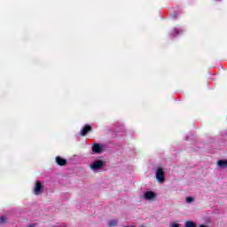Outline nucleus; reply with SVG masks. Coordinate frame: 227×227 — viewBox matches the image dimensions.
I'll return each instance as SVG.
<instances>
[{
  "instance_id": "obj_3",
  "label": "nucleus",
  "mask_w": 227,
  "mask_h": 227,
  "mask_svg": "<svg viewBox=\"0 0 227 227\" xmlns=\"http://www.w3.org/2000/svg\"><path fill=\"white\" fill-rule=\"evenodd\" d=\"M156 180L160 184H164L166 178L164 177V168H158L156 169Z\"/></svg>"
},
{
  "instance_id": "obj_2",
  "label": "nucleus",
  "mask_w": 227,
  "mask_h": 227,
  "mask_svg": "<svg viewBox=\"0 0 227 227\" xmlns=\"http://www.w3.org/2000/svg\"><path fill=\"white\" fill-rule=\"evenodd\" d=\"M157 198V193L155 192L147 191L144 192L143 199L145 200V201H155Z\"/></svg>"
},
{
  "instance_id": "obj_5",
  "label": "nucleus",
  "mask_w": 227,
  "mask_h": 227,
  "mask_svg": "<svg viewBox=\"0 0 227 227\" xmlns=\"http://www.w3.org/2000/svg\"><path fill=\"white\" fill-rule=\"evenodd\" d=\"M42 192H43V186L42 185V183L40 181H37L34 186V194L35 196H40Z\"/></svg>"
},
{
  "instance_id": "obj_10",
  "label": "nucleus",
  "mask_w": 227,
  "mask_h": 227,
  "mask_svg": "<svg viewBox=\"0 0 227 227\" xmlns=\"http://www.w3.org/2000/svg\"><path fill=\"white\" fill-rule=\"evenodd\" d=\"M108 226L110 227L118 226V220H110L108 222Z\"/></svg>"
},
{
  "instance_id": "obj_7",
  "label": "nucleus",
  "mask_w": 227,
  "mask_h": 227,
  "mask_svg": "<svg viewBox=\"0 0 227 227\" xmlns=\"http://www.w3.org/2000/svg\"><path fill=\"white\" fill-rule=\"evenodd\" d=\"M56 162L59 164V166H65V164H67V160L58 156L56 158Z\"/></svg>"
},
{
  "instance_id": "obj_16",
  "label": "nucleus",
  "mask_w": 227,
  "mask_h": 227,
  "mask_svg": "<svg viewBox=\"0 0 227 227\" xmlns=\"http://www.w3.org/2000/svg\"><path fill=\"white\" fill-rule=\"evenodd\" d=\"M215 1H221V0H215Z\"/></svg>"
},
{
  "instance_id": "obj_1",
  "label": "nucleus",
  "mask_w": 227,
  "mask_h": 227,
  "mask_svg": "<svg viewBox=\"0 0 227 227\" xmlns=\"http://www.w3.org/2000/svg\"><path fill=\"white\" fill-rule=\"evenodd\" d=\"M106 166V162L100 160H95L92 162L90 166L91 171H94V173H98L100 169H102Z\"/></svg>"
},
{
  "instance_id": "obj_4",
  "label": "nucleus",
  "mask_w": 227,
  "mask_h": 227,
  "mask_svg": "<svg viewBox=\"0 0 227 227\" xmlns=\"http://www.w3.org/2000/svg\"><path fill=\"white\" fill-rule=\"evenodd\" d=\"M106 148V145L98 143H94L92 145V152L94 153H102L104 152V149Z\"/></svg>"
},
{
  "instance_id": "obj_6",
  "label": "nucleus",
  "mask_w": 227,
  "mask_h": 227,
  "mask_svg": "<svg viewBox=\"0 0 227 227\" xmlns=\"http://www.w3.org/2000/svg\"><path fill=\"white\" fill-rule=\"evenodd\" d=\"M90 130H91V127L89 125H86L81 129L80 134L81 136H86L88 132H90Z\"/></svg>"
},
{
  "instance_id": "obj_12",
  "label": "nucleus",
  "mask_w": 227,
  "mask_h": 227,
  "mask_svg": "<svg viewBox=\"0 0 227 227\" xmlns=\"http://www.w3.org/2000/svg\"><path fill=\"white\" fill-rule=\"evenodd\" d=\"M7 220H8V218L6 216L0 217V223L2 224H4V223H6Z\"/></svg>"
},
{
  "instance_id": "obj_15",
  "label": "nucleus",
  "mask_w": 227,
  "mask_h": 227,
  "mask_svg": "<svg viewBox=\"0 0 227 227\" xmlns=\"http://www.w3.org/2000/svg\"><path fill=\"white\" fill-rule=\"evenodd\" d=\"M27 227H36V225H35L34 223H31V224L27 225Z\"/></svg>"
},
{
  "instance_id": "obj_11",
  "label": "nucleus",
  "mask_w": 227,
  "mask_h": 227,
  "mask_svg": "<svg viewBox=\"0 0 227 227\" xmlns=\"http://www.w3.org/2000/svg\"><path fill=\"white\" fill-rule=\"evenodd\" d=\"M180 33H182V30H180L178 28H174L172 31V35L176 36V35H180Z\"/></svg>"
},
{
  "instance_id": "obj_9",
  "label": "nucleus",
  "mask_w": 227,
  "mask_h": 227,
  "mask_svg": "<svg viewBox=\"0 0 227 227\" xmlns=\"http://www.w3.org/2000/svg\"><path fill=\"white\" fill-rule=\"evenodd\" d=\"M184 227H196V223L192 221H186L184 223Z\"/></svg>"
},
{
  "instance_id": "obj_8",
  "label": "nucleus",
  "mask_w": 227,
  "mask_h": 227,
  "mask_svg": "<svg viewBox=\"0 0 227 227\" xmlns=\"http://www.w3.org/2000/svg\"><path fill=\"white\" fill-rule=\"evenodd\" d=\"M219 168H227V160H220L217 162Z\"/></svg>"
},
{
  "instance_id": "obj_14",
  "label": "nucleus",
  "mask_w": 227,
  "mask_h": 227,
  "mask_svg": "<svg viewBox=\"0 0 227 227\" xmlns=\"http://www.w3.org/2000/svg\"><path fill=\"white\" fill-rule=\"evenodd\" d=\"M170 227H180V224L178 223H172Z\"/></svg>"
},
{
  "instance_id": "obj_13",
  "label": "nucleus",
  "mask_w": 227,
  "mask_h": 227,
  "mask_svg": "<svg viewBox=\"0 0 227 227\" xmlns=\"http://www.w3.org/2000/svg\"><path fill=\"white\" fill-rule=\"evenodd\" d=\"M194 201V198L192 197H186V203H192Z\"/></svg>"
}]
</instances>
